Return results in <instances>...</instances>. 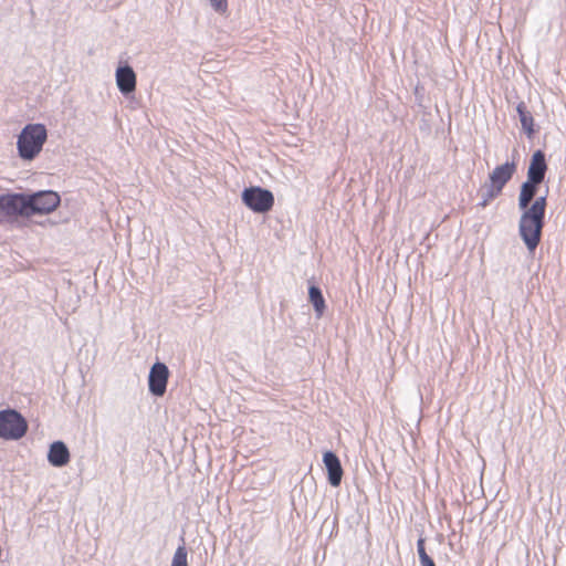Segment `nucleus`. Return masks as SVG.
Wrapping results in <instances>:
<instances>
[{
  "mask_svg": "<svg viewBox=\"0 0 566 566\" xmlns=\"http://www.w3.org/2000/svg\"><path fill=\"white\" fill-rule=\"evenodd\" d=\"M546 170L545 155L542 150H536L527 169V180L522 184L518 195V208L522 210L518 232L530 252L536 250L542 238L547 199L546 196L537 198L535 196Z\"/></svg>",
  "mask_w": 566,
  "mask_h": 566,
  "instance_id": "obj_1",
  "label": "nucleus"
},
{
  "mask_svg": "<svg viewBox=\"0 0 566 566\" xmlns=\"http://www.w3.org/2000/svg\"><path fill=\"white\" fill-rule=\"evenodd\" d=\"M515 171L516 164L514 161L496 166L492 170L490 174V189L486 198L481 203L482 207H485L490 200L494 199L502 192L504 186L512 179Z\"/></svg>",
  "mask_w": 566,
  "mask_h": 566,
  "instance_id": "obj_4",
  "label": "nucleus"
},
{
  "mask_svg": "<svg viewBox=\"0 0 566 566\" xmlns=\"http://www.w3.org/2000/svg\"><path fill=\"white\" fill-rule=\"evenodd\" d=\"M116 83L123 94H129L136 88V74L130 66H122L116 71Z\"/></svg>",
  "mask_w": 566,
  "mask_h": 566,
  "instance_id": "obj_10",
  "label": "nucleus"
},
{
  "mask_svg": "<svg viewBox=\"0 0 566 566\" xmlns=\"http://www.w3.org/2000/svg\"><path fill=\"white\" fill-rule=\"evenodd\" d=\"M169 369L164 363H155L149 371V391L157 397H163L167 389Z\"/></svg>",
  "mask_w": 566,
  "mask_h": 566,
  "instance_id": "obj_7",
  "label": "nucleus"
},
{
  "mask_svg": "<svg viewBox=\"0 0 566 566\" xmlns=\"http://www.w3.org/2000/svg\"><path fill=\"white\" fill-rule=\"evenodd\" d=\"M0 210L7 216H29L28 197L17 193L0 196Z\"/></svg>",
  "mask_w": 566,
  "mask_h": 566,
  "instance_id": "obj_8",
  "label": "nucleus"
},
{
  "mask_svg": "<svg viewBox=\"0 0 566 566\" xmlns=\"http://www.w3.org/2000/svg\"><path fill=\"white\" fill-rule=\"evenodd\" d=\"M49 462L54 467L66 465L70 461V452L66 446L61 441H55L50 446Z\"/></svg>",
  "mask_w": 566,
  "mask_h": 566,
  "instance_id": "obj_11",
  "label": "nucleus"
},
{
  "mask_svg": "<svg viewBox=\"0 0 566 566\" xmlns=\"http://www.w3.org/2000/svg\"><path fill=\"white\" fill-rule=\"evenodd\" d=\"M424 543L426 541L422 537H420L417 542V551L421 566H436L433 559L426 552Z\"/></svg>",
  "mask_w": 566,
  "mask_h": 566,
  "instance_id": "obj_14",
  "label": "nucleus"
},
{
  "mask_svg": "<svg viewBox=\"0 0 566 566\" xmlns=\"http://www.w3.org/2000/svg\"><path fill=\"white\" fill-rule=\"evenodd\" d=\"M28 430L27 420L15 410L0 411V437L6 440H18Z\"/></svg>",
  "mask_w": 566,
  "mask_h": 566,
  "instance_id": "obj_3",
  "label": "nucleus"
},
{
  "mask_svg": "<svg viewBox=\"0 0 566 566\" xmlns=\"http://www.w3.org/2000/svg\"><path fill=\"white\" fill-rule=\"evenodd\" d=\"M188 553L185 546H179L172 557L171 566H188Z\"/></svg>",
  "mask_w": 566,
  "mask_h": 566,
  "instance_id": "obj_15",
  "label": "nucleus"
},
{
  "mask_svg": "<svg viewBox=\"0 0 566 566\" xmlns=\"http://www.w3.org/2000/svg\"><path fill=\"white\" fill-rule=\"evenodd\" d=\"M242 201L254 212L265 213L274 206L273 193L261 187L245 188L242 192Z\"/></svg>",
  "mask_w": 566,
  "mask_h": 566,
  "instance_id": "obj_5",
  "label": "nucleus"
},
{
  "mask_svg": "<svg viewBox=\"0 0 566 566\" xmlns=\"http://www.w3.org/2000/svg\"><path fill=\"white\" fill-rule=\"evenodd\" d=\"M210 3L217 12H219L221 14L227 13L228 0H210Z\"/></svg>",
  "mask_w": 566,
  "mask_h": 566,
  "instance_id": "obj_16",
  "label": "nucleus"
},
{
  "mask_svg": "<svg viewBox=\"0 0 566 566\" xmlns=\"http://www.w3.org/2000/svg\"><path fill=\"white\" fill-rule=\"evenodd\" d=\"M48 138V132L43 124L27 125L18 137L19 156L25 160L34 159L42 150Z\"/></svg>",
  "mask_w": 566,
  "mask_h": 566,
  "instance_id": "obj_2",
  "label": "nucleus"
},
{
  "mask_svg": "<svg viewBox=\"0 0 566 566\" xmlns=\"http://www.w3.org/2000/svg\"><path fill=\"white\" fill-rule=\"evenodd\" d=\"M323 462L327 469L328 482L333 486H338L344 473L339 459L332 451H326L323 455Z\"/></svg>",
  "mask_w": 566,
  "mask_h": 566,
  "instance_id": "obj_9",
  "label": "nucleus"
},
{
  "mask_svg": "<svg viewBox=\"0 0 566 566\" xmlns=\"http://www.w3.org/2000/svg\"><path fill=\"white\" fill-rule=\"evenodd\" d=\"M60 205V196L54 191H41L28 197L29 216L50 213Z\"/></svg>",
  "mask_w": 566,
  "mask_h": 566,
  "instance_id": "obj_6",
  "label": "nucleus"
},
{
  "mask_svg": "<svg viewBox=\"0 0 566 566\" xmlns=\"http://www.w3.org/2000/svg\"><path fill=\"white\" fill-rule=\"evenodd\" d=\"M308 298L315 310L316 316L322 317L325 312L326 304L321 290L315 285L310 286Z\"/></svg>",
  "mask_w": 566,
  "mask_h": 566,
  "instance_id": "obj_12",
  "label": "nucleus"
},
{
  "mask_svg": "<svg viewBox=\"0 0 566 566\" xmlns=\"http://www.w3.org/2000/svg\"><path fill=\"white\" fill-rule=\"evenodd\" d=\"M517 113L520 115V120L522 124L523 129L527 133L528 136H532L534 134V118L525 109V106L523 104H520L517 106Z\"/></svg>",
  "mask_w": 566,
  "mask_h": 566,
  "instance_id": "obj_13",
  "label": "nucleus"
}]
</instances>
